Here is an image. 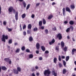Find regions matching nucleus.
I'll return each mask as SVG.
<instances>
[{"mask_svg": "<svg viewBox=\"0 0 76 76\" xmlns=\"http://www.w3.org/2000/svg\"><path fill=\"white\" fill-rule=\"evenodd\" d=\"M50 73L51 72L48 69L45 70L44 72V75L45 76H49Z\"/></svg>", "mask_w": 76, "mask_h": 76, "instance_id": "nucleus-1", "label": "nucleus"}, {"mask_svg": "<svg viewBox=\"0 0 76 76\" xmlns=\"http://www.w3.org/2000/svg\"><path fill=\"white\" fill-rule=\"evenodd\" d=\"M5 39H8V37H7V36H5L4 35V34L2 35V37L1 38V40L3 42H6V40H5Z\"/></svg>", "mask_w": 76, "mask_h": 76, "instance_id": "nucleus-2", "label": "nucleus"}, {"mask_svg": "<svg viewBox=\"0 0 76 76\" xmlns=\"http://www.w3.org/2000/svg\"><path fill=\"white\" fill-rule=\"evenodd\" d=\"M8 10L10 13L12 12V11H13V12H15V10L13 9V7H10L9 8Z\"/></svg>", "mask_w": 76, "mask_h": 76, "instance_id": "nucleus-3", "label": "nucleus"}, {"mask_svg": "<svg viewBox=\"0 0 76 76\" xmlns=\"http://www.w3.org/2000/svg\"><path fill=\"white\" fill-rule=\"evenodd\" d=\"M15 17L16 20H18V12H16Z\"/></svg>", "mask_w": 76, "mask_h": 76, "instance_id": "nucleus-4", "label": "nucleus"}, {"mask_svg": "<svg viewBox=\"0 0 76 76\" xmlns=\"http://www.w3.org/2000/svg\"><path fill=\"white\" fill-rule=\"evenodd\" d=\"M57 38H58L59 39H61L62 38V36L61 34H58L57 35Z\"/></svg>", "mask_w": 76, "mask_h": 76, "instance_id": "nucleus-5", "label": "nucleus"}, {"mask_svg": "<svg viewBox=\"0 0 76 76\" xmlns=\"http://www.w3.org/2000/svg\"><path fill=\"white\" fill-rule=\"evenodd\" d=\"M55 42V40L54 39H53L51 42H50L49 43L50 45H52Z\"/></svg>", "mask_w": 76, "mask_h": 76, "instance_id": "nucleus-6", "label": "nucleus"}, {"mask_svg": "<svg viewBox=\"0 0 76 76\" xmlns=\"http://www.w3.org/2000/svg\"><path fill=\"white\" fill-rule=\"evenodd\" d=\"M39 46H40V45H39V43H37L36 44V47L37 50H39Z\"/></svg>", "mask_w": 76, "mask_h": 76, "instance_id": "nucleus-7", "label": "nucleus"}, {"mask_svg": "<svg viewBox=\"0 0 76 76\" xmlns=\"http://www.w3.org/2000/svg\"><path fill=\"white\" fill-rule=\"evenodd\" d=\"M66 10L67 12H68L69 13H70V12H71V10H70V8H69V7H66Z\"/></svg>", "mask_w": 76, "mask_h": 76, "instance_id": "nucleus-8", "label": "nucleus"}, {"mask_svg": "<svg viewBox=\"0 0 76 76\" xmlns=\"http://www.w3.org/2000/svg\"><path fill=\"white\" fill-rule=\"evenodd\" d=\"M62 10L63 16H64L66 15V11H65V8H64Z\"/></svg>", "mask_w": 76, "mask_h": 76, "instance_id": "nucleus-9", "label": "nucleus"}, {"mask_svg": "<svg viewBox=\"0 0 76 76\" xmlns=\"http://www.w3.org/2000/svg\"><path fill=\"white\" fill-rule=\"evenodd\" d=\"M76 49H73L72 50V55H73L75 54V52L76 51Z\"/></svg>", "mask_w": 76, "mask_h": 76, "instance_id": "nucleus-10", "label": "nucleus"}, {"mask_svg": "<svg viewBox=\"0 0 76 76\" xmlns=\"http://www.w3.org/2000/svg\"><path fill=\"white\" fill-rule=\"evenodd\" d=\"M41 48L43 51H45V48L43 46H42L41 47Z\"/></svg>", "mask_w": 76, "mask_h": 76, "instance_id": "nucleus-11", "label": "nucleus"}, {"mask_svg": "<svg viewBox=\"0 0 76 76\" xmlns=\"http://www.w3.org/2000/svg\"><path fill=\"white\" fill-rule=\"evenodd\" d=\"M14 71L15 74H18V73H19L18 72V71L15 69H14Z\"/></svg>", "mask_w": 76, "mask_h": 76, "instance_id": "nucleus-12", "label": "nucleus"}, {"mask_svg": "<svg viewBox=\"0 0 76 76\" xmlns=\"http://www.w3.org/2000/svg\"><path fill=\"white\" fill-rule=\"evenodd\" d=\"M6 29L7 30H8V32H11V31H12V28H9L7 27H6Z\"/></svg>", "mask_w": 76, "mask_h": 76, "instance_id": "nucleus-13", "label": "nucleus"}, {"mask_svg": "<svg viewBox=\"0 0 76 76\" xmlns=\"http://www.w3.org/2000/svg\"><path fill=\"white\" fill-rule=\"evenodd\" d=\"M57 58H55L53 59V62L55 63H57Z\"/></svg>", "mask_w": 76, "mask_h": 76, "instance_id": "nucleus-14", "label": "nucleus"}, {"mask_svg": "<svg viewBox=\"0 0 76 76\" xmlns=\"http://www.w3.org/2000/svg\"><path fill=\"white\" fill-rule=\"evenodd\" d=\"M22 18L24 19L26 17V14L25 13L23 14L21 16Z\"/></svg>", "mask_w": 76, "mask_h": 76, "instance_id": "nucleus-15", "label": "nucleus"}, {"mask_svg": "<svg viewBox=\"0 0 76 76\" xmlns=\"http://www.w3.org/2000/svg\"><path fill=\"white\" fill-rule=\"evenodd\" d=\"M29 58H32L34 57V55L32 54H31L29 55Z\"/></svg>", "mask_w": 76, "mask_h": 76, "instance_id": "nucleus-16", "label": "nucleus"}, {"mask_svg": "<svg viewBox=\"0 0 76 76\" xmlns=\"http://www.w3.org/2000/svg\"><path fill=\"white\" fill-rule=\"evenodd\" d=\"M61 45L62 47L63 48L64 47V43L62 41L61 42Z\"/></svg>", "mask_w": 76, "mask_h": 76, "instance_id": "nucleus-17", "label": "nucleus"}, {"mask_svg": "<svg viewBox=\"0 0 76 76\" xmlns=\"http://www.w3.org/2000/svg\"><path fill=\"white\" fill-rule=\"evenodd\" d=\"M66 72L67 71H66V69H64L63 70V74H66Z\"/></svg>", "mask_w": 76, "mask_h": 76, "instance_id": "nucleus-18", "label": "nucleus"}, {"mask_svg": "<svg viewBox=\"0 0 76 76\" xmlns=\"http://www.w3.org/2000/svg\"><path fill=\"white\" fill-rule=\"evenodd\" d=\"M69 58L70 57H69V56H66V61H68L69 60Z\"/></svg>", "mask_w": 76, "mask_h": 76, "instance_id": "nucleus-19", "label": "nucleus"}, {"mask_svg": "<svg viewBox=\"0 0 76 76\" xmlns=\"http://www.w3.org/2000/svg\"><path fill=\"white\" fill-rule=\"evenodd\" d=\"M52 74L53 75H54L55 76H57V73H55V72L54 71H52Z\"/></svg>", "mask_w": 76, "mask_h": 76, "instance_id": "nucleus-20", "label": "nucleus"}, {"mask_svg": "<svg viewBox=\"0 0 76 76\" xmlns=\"http://www.w3.org/2000/svg\"><path fill=\"white\" fill-rule=\"evenodd\" d=\"M2 69L3 70H7V68L5 66H2Z\"/></svg>", "mask_w": 76, "mask_h": 76, "instance_id": "nucleus-21", "label": "nucleus"}, {"mask_svg": "<svg viewBox=\"0 0 76 76\" xmlns=\"http://www.w3.org/2000/svg\"><path fill=\"white\" fill-rule=\"evenodd\" d=\"M69 23L70 25H73L74 24V21L72 20L70 21Z\"/></svg>", "mask_w": 76, "mask_h": 76, "instance_id": "nucleus-22", "label": "nucleus"}, {"mask_svg": "<svg viewBox=\"0 0 76 76\" xmlns=\"http://www.w3.org/2000/svg\"><path fill=\"white\" fill-rule=\"evenodd\" d=\"M42 21H40L39 22V26H42Z\"/></svg>", "mask_w": 76, "mask_h": 76, "instance_id": "nucleus-23", "label": "nucleus"}, {"mask_svg": "<svg viewBox=\"0 0 76 76\" xmlns=\"http://www.w3.org/2000/svg\"><path fill=\"white\" fill-rule=\"evenodd\" d=\"M53 15H50L48 17V19H51V18H53Z\"/></svg>", "mask_w": 76, "mask_h": 76, "instance_id": "nucleus-24", "label": "nucleus"}, {"mask_svg": "<svg viewBox=\"0 0 76 76\" xmlns=\"http://www.w3.org/2000/svg\"><path fill=\"white\" fill-rule=\"evenodd\" d=\"M20 51V48H18L15 51V52L17 53H19Z\"/></svg>", "mask_w": 76, "mask_h": 76, "instance_id": "nucleus-25", "label": "nucleus"}, {"mask_svg": "<svg viewBox=\"0 0 76 76\" xmlns=\"http://www.w3.org/2000/svg\"><path fill=\"white\" fill-rule=\"evenodd\" d=\"M63 63L64 67H66V62L64 61H63Z\"/></svg>", "mask_w": 76, "mask_h": 76, "instance_id": "nucleus-26", "label": "nucleus"}, {"mask_svg": "<svg viewBox=\"0 0 76 76\" xmlns=\"http://www.w3.org/2000/svg\"><path fill=\"white\" fill-rule=\"evenodd\" d=\"M45 32L46 34H48V31L47 29H45Z\"/></svg>", "mask_w": 76, "mask_h": 76, "instance_id": "nucleus-27", "label": "nucleus"}, {"mask_svg": "<svg viewBox=\"0 0 76 76\" xmlns=\"http://www.w3.org/2000/svg\"><path fill=\"white\" fill-rule=\"evenodd\" d=\"M4 60L6 61H7V62H8L9 60H10V59H9V58H5L4 59Z\"/></svg>", "mask_w": 76, "mask_h": 76, "instance_id": "nucleus-28", "label": "nucleus"}, {"mask_svg": "<svg viewBox=\"0 0 76 76\" xmlns=\"http://www.w3.org/2000/svg\"><path fill=\"white\" fill-rule=\"evenodd\" d=\"M43 23L44 25H45L46 23V20L44 19H43Z\"/></svg>", "mask_w": 76, "mask_h": 76, "instance_id": "nucleus-29", "label": "nucleus"}, {"mask_svg": "<svg viewBox=\"0 0 76 76\" xmlns=\"http://www.w3.org/2000/svg\"><path fill=\"white\" fill-rule=\"evenodd\" d=\"M33 40V38L31 37H30L29 38V41H32Z\"/></svg>", "mask_w": 76, "mask_h": 76, "instance_id": "nucleus-30", "label": "nucleus"}, {"mask_svg": "<svg viewBox=\"0 0 76 76\" xmlns=\"http://www.w3.org/2000/svg\"><path fill=\"white\" fill-rule=\"evenodd\" d=\"M32 28V26L31 24H29L28 26V29H31Z\"/></svg>", "mask_w": 76, "mask_h": 76, "instance_id": "nucleus-31", "label": "nucleus"}, {"mask_svg": "<svg viewBox=\"0 0 76 76\" xmlns=\"http://www.w3.org/2000/svg\"><path fill=\"white\" fill-rule=\"evenodd\" d=\"M67 47L65 46V47L64 48L63 50L64 51H66L67 50Z\"/></svg>", "mask_w": 76, "mask_h": 76, "instance_id": "nucleus-32", "label": "nucleus"}, {"mask_svg": "<svg viewBox=\"0 0 76 76\" xmlns=\"http://www.w3.org/2000/svg\"><path fill=\"white\" fill-rule=\"evenodd\" d=\"M70 30V28H67L66 29V32H69V31Z\"/></svg>", "mask_w": 76, "mask_h": 76, "instance_id": "nucleus-33", "label": "nucleus"}, {"mask_svg": "<svg viewBox=\"0 0 76 76\" xmlns=\"http://www.w3.org/2000/svg\"><path fill=\"white\" fill-rule=\"evenodd\" d=\"M58 59L59 60V61H61V56L60 55L59 56Z\"/></svg>", "mask_w": 76, "mask_h": 76, "instance_id": "nucleus-34", "label": "nucleus"}, {"mask_svg": "<svg viewBox=\"0 0 76 76\" xmlns=\"http://www.w3.org/2000/svg\"><path fill=\"white\" fill-rule=\"evenodd\" d=\"M17 70L18 72H20L21 71V68L20 67H18Z\"/></svg>", "mask_w": 76, "mask_h": 76, "instance_id": "nucleus-35", "label": "nucleus"}, {"mask_svg": "<svg viewBox=\"0 0 76 76\" xmlns=\"http://www.w3.org/2000/svg\"><path fill=\"white\" fill-rule=\"evenodd\" d=\"M25 50V46H23L21 48V50L22 51H24Z\"/></svg>", "mask_w": 76, "mask_h": 76, "instance_id": "nucleus-36", "label": "nucleus"}, {"mask_svg": "<svg viewBox=\"0 0 76 76\" xmlns=\"http://www.w3.org/2000/svg\"><path fill=\"white\" fill-rule=\"evenodd\" d=\"M38 30V28L37 27L35 28L34 29H33V31L34 32H35L37 31Z\"/></svg>", "mask_w": 76, "mask_h": 76, "instance_id": "nucleus-37", "label": "nucleus"}, {"mask_svg": "<svg viewBox=\"0 0 76 76\" xmlns=\"http://www.w3.org/2000/svg\"><path fill=\"white\" fill-rule=\"evenodd\" d=\"M30 7V4H28L27 7L26 9V10H28V9H29V7Z\"/></svg>", "mask_w": 76, "mask_h": 76, "instance_id": "nucleus-38", "label": "nucleus"}, {"mask_svg": "<svg viewBox=\"0 0 76 76\" xmlns=\"http://www.w3.org/2000/svg\"><path fill=\"white\" fill-rule=\"evenodd\" d=\"M12 39L9 40L8 41V43H9V44H12Z\"/></svg>", "mask_w": 76, "mask_h": 76, "instance_id": "nucleus-39", "label": "nucleus"}, {"mask_svg": "<svg viewBox=\"0 0 76 76\" xmlns=\"http://www.w3.org/2000/svg\"><path fill=\"white\" fill-rule=\"evenodd\" d=\"M59 46H57V47H56V50H57V51L58 50H59Z\"/></svg>", "mask_w": 76, "mask_h": 76, "instance_id": "nucleus-40", "label": "nucleus"}, {"mask_svg": "<svg viewBox=\"0 0 76 76\" xmlns=\"http://www.w3.org/2000/svg\"><path fill=\"white\" fill-rule=\"evenodd\" d=\"M31 30H27V33L28 34H31Z\"/></svg>", "mask_w": 76, "mask_h": 76, "instance_id": "nucleus-41", "label": "nucleus"}, {"mask_svg": "<svg viewBox=\"0 0 76 76\" xmlns=\"http://www.w3.org/2000/svg\"><path fill=\"white\" fill-rule=\"evenodd\" d=\"M26 52H27V53H30V50H29V49H27L26 50Z\"/></svg>", "mask_w": 76, "mask_h": 76, "instance_id": "nucleus-42", "label": "nucleus"}, {"mask_svg": "<svg viewBox=\"0 0 76 76\" xmlns=\"http://www.w3.org/2000/svg\"><path fill=\"white\" fill-rule=\"evenodd\" d=\"M71 9H75V7L74 5H71Z\"/></svg>", "mask_w": 76, "mask_h": 76, "instance_id": "nucleus-43", "label": "nucleus"}, {"mask_svg": "<svg viewBox=\"0 0 76 76\" xmlns=\"http://www.w3.org/2000/svg\"><path fill=\"white\" fill-rule=\"evenodd\" d=\"M23 5L24 7H26V3L25 2H24L23 3Z\"/></svg>", "mask_w": 76, "mask_h": 76, "instance_id": "nucleus-44", "label": "nucleus"}, {"mask_svg": "<svg viewBox=\"0 0 76 76\" xmlns=\"http://www.w3.org/2000/svg\"><path fill=\"white\" fill-rule=\"evenodd\" d=\"M40 29H44V26H41Z\"/></svg>", "mask_w": 76, "mask_h": 76, "instance_id": "nucleus-45", "label": "nucleus"}, {"mask_svg": "<svg viewBox=\"0 0 76 76\" xmlns=\"http://www.w3.org/2000/svg\"><path fill=\"white\" fill-rule=\"evenodd\" d=\"M45 53L46 54H48L49 53V51L48 50H46L45 52Z\"/></svg>", "mask_w": 76, "mask_h": 76, "instance_id": "nucleus-46", "label": "nucleus"}, {"mask_svg": "<svg viewBox=\"0 0 76 76\" xmlns=\"http://www.w3.org/2000/svg\"><path fill=\"white\" fill-rule=\"evenodd\" d=\"M20 31H22V26H21V25H20Z\"/></svg>", "mask_w": 76, "mask_h": 76, "instance_id": "nucleus-47", "label": "nucleus"}, {"mask_svg": "<svg viewBox=\"0 0 76 76\" xmlns=\"http://www.w3.org/2000/svg\"><path fill=\"white\" fill-rule=\"evenodd\" d=\"M6 23H7L6 21H4L3 22V24L4 25H6Z\"/></svg>", "mask_w": 76, "mask_h": 76, "instance_id": "nucleus-48", "label": "nucleus"}, {"mask_svg": "<svg viewBox=\"0 0 76 76\" xmlns=\"http://www.w3.org/2000/svg\"><path fill=\"white\" fill-rule=\"evenodd\" d=\"M31 17L32 18H35V15L34 14H32L31 16Z\"/></svg>", "mask_w": 76, "mask_h": 76, "instance_id": "nucleus-49", "label": "nucleus"}, {"mask_svg": "<svg viewBox=\"0 0 76 76\" xmlns=\"http://www.w3.org/2000/svg\"><path fill=\"white\" fill-rule=\"evenodd\" d=\"M53 31H56V30H57V29L56 28V27H54V28H53Z\"/></svg>", "mask_w": 76, "mask_h": 76, "instance_id": "nucleus-50", "label": "nucleus"}, {"mask_svg": "<svg viewBox=\"0 0 76 76\" xmlns=\"http://www.w3.org/2000/svg\"><path fill=\"white\" fill-rule=\"evenodd\" d=\"M25 28H26V25H25L23 26V29H25Z\"/></svg>", "mask_w": 76, "mask_h": 76, "instance_id": "nucleus-51", "label": "nucleus"}, {"mask_svg": "<svg viewBox=\"0 0 76 76\" xmlns=\"http://www.w3.org/2000/svg\"><path fill=\"white\" fill-rule=\"evenodd\" d=\"M23 34L25 36L26 35V31H24L23 32Z\"/></svg>", "mask_w": 76, "mask_h": 76, "instance_id": "nucleus-52", "label": "nucleus"}, {"mask_svg": "<svg viewBox=\"0 0 76 76\" xmlns=\"http://www.w3.org/2000/svg\"><path fill=\"white\" fill-rule=\"evenodd\" d=\"M40 4V3H37L36 4V6H39V5Z\"/></svg>", "mask_w": 76, "mask_h": 76, "instance_id": "nucleus-53", "label": "nucleus"}, {"mask_svg": "<svg viewBox=\"0 0 76 76\" xmlns=\"http://www.w3.org/2000/svg\"><path fill=\"white\" fill-rule=\"evenodd\" d=\"M61 57L62 59H64V58H65V56H62Z\"/></svg>", "mask_w": 76, "mask_h": 76, "instance_id": "nucleus-54", "label": "nucleus"}, {"mask_svg": "<svg viewBox=\"0 0 76 76\" xmlns=\"http://www.w3.org/2000/svg\"><path fill=\"white\" fill-rule=\"evenodd\" d=\"M70 28H71V29L72 31H73V27L72 26H71L70 27Z\"/></svg>", "mask_w": 76, "mask_h": 76, "instance_id": "nucleus-55", "label": "nucleus"}, {"mask_svg": "<svg viewBox=\"0 0 76 76\" xmlns=\"http://www.w3.org/2000/svg\"><path fill=\"white\" fill-rule=\"evenodd\" d=\"M9 64H11V63H12V61H11V60H10H10H9Z\"/></svg>", "mask_w": 76, "mask_h": 76, "instance_id": "nucleus-56", "label": "nucleus"}, {"mask_svg": "<svg viewBox=\"0 0 76 76\" xmlns=\"http://www.w3.org/2000/svg\"><path fill=\"white\" fill-rule=\"evenodd\" d=\"M59 67H61V66H62V65L61 64V63H60V62L59 63Z\"/></svg>", "mask_w": 76, "mask_h": 76, "instance_id": "nucleus-57", "label": "nucleus"}, {"mask_svg": "<svg viewBox=\"0 0 76 76\" xmlns=\"http://www.w3.org/2000/svg\"><path fill=\"white\" fill-rule=\"evenodd\" d=\"M68 23V21H65L64 22V23H65V24H66V23Z\"/></svg>", "mask_w": 76, "mask_h": 76, "instance_id": "nucleus-58", "label": "nucleus"}, {"mask_svg": "<svg viewBox=\"0 0 76 76\" xmlns=\"http://www.w3.org/2000/svg\"><path fill=\"white\" fill-rule=\"evenodd\" d=\"M39 60H42V58L40 57L39 58Z\"/></svg>", "mask_w": 76, "mask_h": 76, "instance_id": "nucleus-59", "label": "nucleus"}, {"mask_svg": "<svg viewBox=\"0 0 76 76\" xmlns=\"http://www.w3.org/2000/svg\"><path fill=\"white\" fill-rule=\"evenodd\" d=\"M35 68L36 69H38V67L37 66H35Z\"/></svg>", "mask_w": 76, "mask_h": 76, "instance_id": "nucleus-60", "label": "nucleus"}, {"mask_svg": "<svg viewBox=\"0 0 76 76\" xmlns=\"http://www.w3.org/2000/svg\"><path fill=\"white\" fill-rule=\"evenodd\" d=\"M32 76H35V75L34 73H33L32 74Z\"/></svg>", "mask_w": 76, "mask_h": 76, "instance_id": "nucleus-61", "label": "nucleus"}, {"mask_svg": "<svg viewBox=\"0 0 76 76\" xmlns=\"http://www.w3.org/2000/svg\"><path fill=\"white\" fill-rule=\"evenodd\" d=\"M36 53L37 54H39V51L37 50Z\"/></svg>", "mask_w": 76, "mask_h": 76, "instance_id": "nucleus-62", "label": "nucleus"}, {"mask_svg": "<svg viewBox=\"0 0 76 76\" xmlns=\"http://www.w3.org/2000/svg\"><path fill=\"white\" fill-rule=\"evenodd\" d=\"M55 4H56V3L55 2H53L52 4V5H53V6Z\"/></svg>", "mask_w": 76, "mask_h": 76, "instance_id": "nucleus-63", "label": "nucleus"}, {"mask_svg": "<svg viewBox=\"0 0 76 76\" xmlns=\"http://www.w3.org/2000/svg\"><path fill=\"white\" fill-rule=\"evenodd\" d=\"M15 45H18V43H14Z\"/></svg>", "mask_w": 76, "mask_h": 76, "instance_id": "nucleus-64", "label": "nucleus"}]
</instances>
